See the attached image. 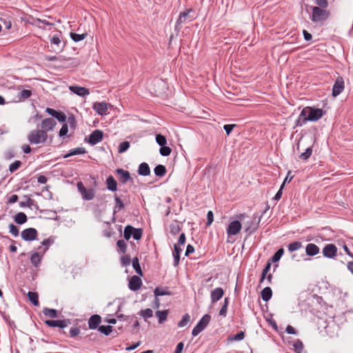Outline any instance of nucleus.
Returning <instances> with one entry per match:
<instances>
[{"label":"nucleus","mask_w":353,"mask_h":353,"mask_svg":"<svg viewBox=\"0 0 353 353\" xmlns=\"http://www.w3.org/2000/svg\"><path fill=\"white\" fill-rule=\"evenodd\" d=\"M9 229L10 232L14 236H18L19 234V228L14 225L13 223H10L9 225Z\"/></svg>","instance_id":"nucleus-62"},{"label":"nucleus","mask_w":353,"mask_h":353,"mask_svg":"<svg viewBox=\"0 0 353 353\" xmlns=\"http://www.w3.org/2000/svg\"><path fill=\"white\" fill-rule=\"evenodd\" d=\"M68 125H69L70 129L74 131L77 127V121L74 114H71L69 115L68 117Z\"/></svg>","instance_id":"nucleus-53"},{"label":"nucleus","mask_w":353,"mask_h":353,"mask_svg":"<svg viewBox=\"0 0 353 353\" xmlns=\"http://www.w3.org/2000/svg\"><path fill=\"white\" fill-rule=\"evenodd\" d=\"M114 201H115V205L114 207V213L117 211H120L125 208V205H124L123 202L117 195L114 196Z\"/></svg>","instance_id":"nucleus-40"},{"label":"nucleus","mask_w":353,"mask_h":353,"mask_svg":"<svg viewBox=\"0 0 353 353\" xmlns=\"http://www.w3.org/2000/svg\"><path fill=\"white\" fill-rule=\"evenodd\" d=\"M92 108L97 113L101 116L106 115L108 112V104L106 102H94L92 104Z\"/></svg>","instance_id":"nucleus-19"},{"label":"nucleus","mask_w":353,"mask_h":353,"mask_svg":"<svg viewBox=\"0 0 353 353\" xmlns=\"http://www.w3.org/2000/svg\"><path fill=\"white\" fill-rule=\"evenodd\" d=\"M21 236L24 241H32L37 239L38 232L34 228H28L21 232Z\"/></svg>","instance_id":"nucleus-12"},{"label":"nucleus","mask_w":353,"mask_h":353,"mask_svg":"<svg viewBox=\"0 0 353 353\" xmlns=\"http://www.w3.org/2000/svg\"><path fill=\"white\" fill-rule=\"evenodd\" d=\"M312 153V147H308L304 152L299 155V159L303 161H307Z\"/></svg>","instance_id":"nucleus-45"},{"label":"nucleus","mask_w":353,"mask_h":353,"mask_svg":"<svg viewBox=\"0 0 353 353\" xmlns=\"http://www.w3.org/2000/svg\"><path fill=\"white\" fill-rule=\"evenodd\" d=\"M101 322V316L99 314H93L88 319V327L90 330L99 329Z\"/></svg>","instance_id":"nucleus-21"},{"label":"nucleus","mask_w":353,"mask_h":353,"mask_svg":"<svg viewBox=\"0 0 353 353\" xmlns=\"http://www.w3.org/2000/svg\"><path fill=\"white\" fill-rule=\"evenodd\" d=\"M106 188L109 191L116 192L117 190V182L112 175H109L105 180Z\"/></svg>","instance_id":"nucleus-24"},{"label":"nucleus","mask_w":353,"mask_h":353,"mask_svg":"<svg viewBox=\"0 0 353 353\" xmlns=\"http://www.w3.org/2000/svg\"><path fill=\"white\" fill-rule=\"evenodd\" d=\"M61 37L62 33L61 32L59 31L50 38V43L56 46V48L52 50L53 52H60L63 51L65 47V44L60 47V44L61 43Z\"/></svg>","instance_id":"nucleus-15"},{"label":"nucleus","mask_w":353,"mask_h":353,"mask_svg":"<svg viewBox=\"0 0 353 353\" xmlns=\"http://www.w3.org/2000/svg\"><path fill=\"white\" fill-rule=\"evenodd\" d=\"M70 36L72 41H74V42H79L85 39L88 36V34H77L72 32L70 33Z\"/></svg>","instance_id":"nucleus-39"},{"label":"nucleus","mask_w":353,"mask_h":353,"mask_svg":"<svg viewBox=\"0 0 353 353\" xmlns=\"http://www.w3.org/2000/svg\"><path fill=\"white\" fill-rule=\"evenodd\" d=\"M320 252L319 248L314 243H308L305 247V254L308 256H314Z\"/></svg>","instance_id":"nucleus-22"},{"label":"nucleus","mask_w":353,"mask_h":353,"mask_svg":"<svg viewBox=\"0 0 353 353\" xmlns=\"http://www.w3.org/2000/svg\"><path fill=\"white\" fill-rule=\"evenodd\" d=\"M245 332L240 331V332H237L236 334L230 335L228 336V340L239 341L243 340L245 338Z\"/></svg>","instance_id":"nucleus-48"},{"label":"nucleus","mask_w":353,"mask_h":353,"mask_svg":"<svg viewBox=\"0 0 353 353\" xmlns=\"http://www.w3.org/2000/svg\"><path fill=\"white\" fill-rule=\"evenodd\" d=\"M130 146V143L128 141H124L119 143L118 146V152L119 153H123L126 152Z\"/></svg>","instance_id":"nucleus-49"},{"label":"nucleus","mask_w":353,"mask_h":353,"mask_svg":"<svg viewBox=\"0 0 353 353\" xmlns=\"http://www.w3.org/2000/svg\"><path fill=\"white\" fill-rule=\"evenodd\" d=\"M44 323L48 327H58L61 329L66 327L68 325L71 323L70 320L69 319H65L63 320H46Z\"/></svg>","instance_id":"nucleus-14"},{"label":"nucleus","mask_w":353,"mask_h":353,"mask_svg":"<svg viewBox=\"0 0 353 353\" xmlns=\"http://www.w3.org/2000/svg\"><path fill=\"white\" fill-rule=\"evenodd\" d=\"M310 9L312 12L310 14V19L314 23L323 25L330 17V12L325 8L312 6Z\"/></svg>","instance_id":"nucleus-1"},{"label":"nucleus","mask_w":353,"mask_h":353,"mask_svg":"<svg viewBox=\"0 0 353 353\" xmlns=\"http://www.w3.org/2000/svg\"><path fill=\"white\" fill-rule=\"evenodd\" d=\"M194 10L192 8L186 9L184 12H181L178 19L176 21L174 29L175 30H180L181 28V25L185 23L187 20L192 21L195 19L194 16Z\"/></svg>","instance_id":"nucleus-5"},{"label":"nucleus","mask_w":353,"mask_h":353,"mask_svg":"<svg viewBox=\"0 0 353 353\" xmlns=\"http://www.w3.org/2000/svg\"><path fill=\"white\" fill-rule=\"evenodd\" d=\"M345 89V83L343 78L341 76L337 77L332 86V95L336 97L341 94Z\"/></svg>","instance_id":"nucleus-9"},{"label":"nucleus","mask_w":353,"mask_h":353,"mask_svg":"<svg viewBox=\"0 0 353 353\" xmlns=\"http://www.w3.org/2000/svg\"><path fill=\"white\" fill-rule=\"evenodd\" d=\"M305 119H306L305 117H301V114H300L299 117L295 121V125L293 128H296L297 127H301V126L305 125L307 122V121H305Z\"/></svg>","instance_id":"nucleus-58"},{"label":"nucleus","mask_w":353,"mask_h":353,"mask_svg":"<svg viewBox=\"0 0 353 353\" xmlns=\"http://www.w3.org/2000/svg\"><path fill=\"white\" fill-rule=\"evenodd\" d=\"M117 246L119 249L120 252L125 254L127 251V244L123 239H119L117 242Z\"/></svg>","instance_id":"nucleus-52"},{"label":"nucleus","mask_w":353,"mask_h":353,"mask_svg":"<svg viewBox=\"0 0 353 353\" xmlns=\"http://www.w3.org/2000/svg\"><path fill=\"white\" fill-rule=\"evenodd\" d=\"M32 95V91L30 90H23L19 93V99L25 100L30 97Z\"/></svg>","instance_id":"nucleus-59"},{"label":"nucleus","mask_w":353,"mask_h":353,"mask_svg":"<svg viewBox=\"0 0 353 353\" xmlns=\"http://www.w3.org/2000/svg\"><path fill=\"white\" fill-rule=\"evenodd\" d=\"M330 292H327V293H325L324 294V296H319L316 294H310V296L308 297V299L310 300L311 298H312L313 299H316V302L319 304V305H325L326 304V302L325 301L324 299H328V296L330 295Z\"/></svg>","instance_id":"nucleus-30"},{"label":"nucleus","mask_w":353,"mask_h":353,"mask_svg":"<svg viewBox=\"0 0 353 353\" xmlns=\"http://www.w3.org/2000/svg\"><path fill=\"white\" fill-rule=\"evenodd\" d=\"M325 111L321 108H316L311 106L303 108L301 112V116L305 117L307 121H316L325 114Z\"/></svg>","instance_id":"nucleus-2"},{"label":"nucleus","mask_w":353,"mask_h":353,"mask_svg":"<svg viewBox=\"0 0 353 353\" xmlns=\"http://www.w3.org/2000/svg\"><path fill=\"white\" fill-rule=\"evenodd\" d=\"M181 252H182V249L180 248V246L177 244H174V251L172 252V255H173V258H174L173 265L174 267L178 266L179 264Z\"/></svg>","instance_id":"nucleus-26"},{"label":"nucleus","mask_w":353,"mask_h":353,"mask_svg":"<svg viewBox=\"0 0 353 353\" xmlns=\"http://www.w3.org/2000/svg\"><path fill=\"white\" fill-rule=\"evenodd\" d=\"M156 142L160 147H163L167 144V140L164 135L161 134H157L155 137Z\"/></svg>","instance_id":"nucleus-51"},{"label":"nucleus","mask_w":353,"mask_h":353,"mask_svg":"<svg viewBox=\"0 0 353 353\" xmlns=\"http://www.w3.org/2000/svg\"><path fill=\"white\" fill-rule=\"evenodd\" d=\"M2 317L4 319V321L9 325V326L10 327H12V328L16 327L15 323L10 319V316L8 314L3 312L2 314Z\"/></svg>","instance_id":"nucleus-60"},{"label":"nucleus","mask_w":353,"mask_h":353,"mask_svg":"<svg viewBox=\"0 0 353 353\" xmlns=\"http://www.w3.org/2000/svg\"><path fill=\"white\" fill-rule=\"evenodd\" d=\"M23 198L26 201H21L19 202V205L21 208L28 207L32 208V205H33L34 200L30 199L28 195H24Z\"/></svg>","instance_id":"nucleus-42"},{"label":"nucleus","mask_w":353,"mask_h":353,"mask_svg":"<svg viewBox=\"0 0 353 353\" xmlns=\"http://www.w3.org/2000/svg\"><path fill=\"white\" fill-rule=\"evenodd\" d=\"M48 134L46 130L39 129L30 131L28 136V140L32 145L44 143L48 139Z\"/></svg>","instance_id":"nucleus-3"},{"label":"nucleus","mask_w":353,"mask_h":353,"mask_svg":"<svg viewBox=\"0 0 353 353\" xmlns=\"http://www.w3.org/2000/svg\"><path fill=\"white\" fill-rule=\"evenodd\" d=\"M43 314L46 316H48L50 318L58 317V311L53 308L44 307L43 310Z\"/></svg>","instance_id":"nucleus-36"},{"label":"nucleus","mask_w":353,"mask_h":353,"mask_svg":"<svg viewBox=\"0 0 353 353\" xmlns=\"http://www.w3.org/2000/svg\"><path fill=\"white\" fill-rule=\"evenodd\" d=\"M337 248L333 243L326 244L323 248L322 253L324 257L334 259L337 255Z\"/></svg>","instance_id":"nucleus-13"},{"label":"nucleus","mask_w":353,"mask_h":353,"mask_svg":"<svg viewBox=\"0 0 353 353\" xmlns=\"http://www.w3.org/2000/svg\"><path fill=\"white\" fill-rule=\"evenodd\" d=\"M121 262L123 266H128L131 263V259L128 255H124L121 257Z\"/></svg>","instance_id":"nucleus-63"},{"label":"nucleus","mask_w":353,"mask_h":353,"mask_svg":"<svg viewBox=\"0 0 353 353\" xmlns=\"http://www.w3.org/2000/svg\"><path fill=\"white\" fill-rule=\"evenodd\" d=\"M284 254V249L281 248L278 249L271 257L270 261L272 263L278 262Z\"/></svg>","instance_id":"nucleus-38"},{"label":"nucleus","mask_w":353,"mask_h":353,"mask_svg":"<svg viewBox=\"0 0 353 353\" xmlns=\"http://www.w3.org/2000/svg\"><path fill=\"white\" fill-rule=\"evenodd\" d=\"M142 280L137 275H134L129 281L128 287H141Z\"/></svg>","instance_id":"nucleus-33"},{"label":"nucleus","mask_w":353,"mask_h":353,"mask_svg":"<svg viewBox=\"0 0 353 353\" xmlns=\"http://www.w3.org/2000/svg\"><path fill=\"white\" fill-rule=\"evenodd\" d=\"M28 217L24 212H20L15 214L14 221L17 224L22 225L27 222Z\"/></svg>","instance_id":"nucleus-31"},{"label":"nucleus","mask_w":353,"mask_h":353,"mask_svg":"<svg viewBox=\"0 0 353 353\" xmlns=\"http://www.w3.org/2000/svg\"><path fill=\"white\" fill-rule=\"evenodd\" d=\"M103 138V132L101 130H95L91 132L88 137H85L84 141L91 145H94L101 141Z\"/></svg>","instance_id":"nucleus-8"},{"label":"nucleus","mask_w":353,"mask_h":353,"mask_svg":"<svg viewBox=\"0 0 353 353\" xmlns=\"http://www.w3.org/2000/svg\"><path fill=\"white\" fill-rule=\"evenodd\" d=\"M37 251L34 252L30 257V262L32 265H34L35 267H38L39 265L41 263V257L43 255H41V246H39L37 248Z\"/></svg>","instance_id":"nucleus-23"},{"label":"nucleus","mask_w":353,"mask_h":353,"mask_svg":"<svg viewBox=\"0 0 353 353\" xmlns=\"http://www.w3.org/2000/svg\"><path fill=\"white\" fill-rule=\"evenodd\" d=\"M99 332L103 334L105 336H108L113 331V327L110 325H100L98 329Z\"/></svg>","instance_id":"nucleus-41"},{"label":"nucleus","mask_w":353,"mask_h":353,"mask_svg":"<svg viewBox=\"0 0 353 353\" xmlns=\"http://www.w3.org/2000/svg\"><path fill=\"white\" fill-rule=\"evenodd\" d=\"M0 21L5 26L6 30H9L12 26L10 17L8 15H3L0 17Z\"/></svg>","instance_id":"nucleus-43"},{"label":"nucleus","mask_w":353,"mask_h":353,"mask_svg":"<svg viewBox=\"0 0 353 353\" xmlns=\"http://www.w3.org/2000/svg\"><path fill=\"white\" fill-rule=\"evenodd\" d=\"M132 264L133 266V268L134 269L135 272L140 275H142V270L141 268L139 263V259L137 257H134L132 260Z\"/></svg>","instance_id":"nucleus-47"},{"label":"nucleus","mask_w":353,"mask_h":353,"mask_svg":"<svg viewBox=\"0 0 353 353\" xmlns=\"http://www.w3.org/2000/svg\"><path fill=\"white\" fill-rule=\"evenodd\" d=\"M142 228H135L131 225H127L124 228L123 237L127 241H128L131 237H132L136 241H139L142 238Z\"/></svg>","instance_id":"nucleus-4"},{"label":"nucleus","mask_w":353,"mask_h":353,"mask_svg":"<svg viewBox=\"0 0 353 353\" xmlns=\"http://www.w3.org/2000/svg\"><path fill=\"white\" fill-rule=\"evenodd\" d=\"M261 296L264 301L268 302L272 296V288H263Z\"/></svg>","instance_id":"nucleus-35"},{"label":"nucleus","mask_w":353,"mask_h":353,"mask_svg":"<svg viewBox=\"0 0 353 353\" xmlns=\"http://www.w3.org/2000/svg\"><path fill=\"white\" fill-rule=\"evenodd\" d=\"M235 127V124H225L223 125V130H225L226 134L228 136Z\"/></svg>","instance_id":"nucleus-64"},{"label":"nucleus","mask_w":353,"mask_h":353,"mask_svg":"<svg viewBox=\"0 0 353 353\" xmlns=\"http://www.w3.org/2000/svg\"><path fill=\"white\" fill-rule=\"evenodd\" d=\"M172 152L171 148L166 145H164L163 147H160L159 153L163 157H168L170 154Z\"/></svg>","instance_id":"nucleus-54"},{"label":"nucleus","mask_w":353,"mask_h":353,"mask_svg":"<svg viewBox=\"0 0 353 353\" xmlns=\"http://www.w3.org/2000/svg\"><path fill=\"white\" fill-rule=\"evenodd\" d=\"M115 173L121 184H125L128 181L133 183V179L129 171L123 168H117L115 170Z\"/></svg>","instance_id":"nucleus-10"},{"label":"nucleus","mask_w":353,"mask_h":353,"mask_svg":"<svg viewBox=\"0 0 353 353\" xmlns=\"http://www.w3.org/2000/svg\"><path fill=\"white\" fill-rule=\"evenodd\" d=\"M28 296L29 301L32 303V304L34 306H38L39 305V294L35 292H28Z\"/></svg>","instance_id":"nucleus-34"},{"label":"nucleus","mask_w":353,"mask_h":353,"mask_svg":"<svg viewBox=\"0 0 353 353\" xmlns=\"http://www.w3.org/2000/svg\"><path fill=\"white\" fill-rule=\"evenodd\" d=\"M57 123L53 118H46L43 119L40 125L41 130H46L47 133L48 131H51L54 129Z\"/></svg>","instance_id":"nucleus-20"},{"label":"nucleus","mask_w":353,"mask_h":353,"mask_svg":"<svg viewBox=\"0 0 353 353\" xmlns=\"http://www.w3.org/2000/svg\"><path fill=\"white\" fill-rule=\"evenodd\" d=\"M54 242V237L53 236H50L49 238L44 239L41 243L44 248L41 250V255H43L46 251L48 250L50 245Z\"/></svg>","instance_id":"nucleus-29"},{"label":"nucleus","mask_w":353,"mask_h":353,"mask_svg":"<svg viewBox=\"0 0 353 353\" xmlns=\"http://www.w3.org/2000/svg\"><path fill=\"white\" fill-rule=\"evenodd\" d=\"M21 165V162L19 160H16L9 165L8 170L10 172H14L20 168Z\"/></svg>","instance_id":"nucleus-57"},{"label":"nucleus","mask_w":353,"mask_h":353,"mask_svg":"<svg viewBox=\"0 0 353 353\" xmlns=\"http://www.w3.org/2000/svg\"><path fill=\"white\" fill-rule=\"evenodd\" d=\"M68 132V125L65 122L63 123L61 128L59 132V137L61 138L65 137Z\"/></svg>","instance_id":"nucleus-56"},{"label":"nucleus","mask_w":353,"mask_h":353,"mask_svg":"<svg viewBox=\"0 0 353 353\" xmlns=\"http://www.w3.org/2000/svg\"><path fill=\"white\" fill-rule=\"evenodd\" d=\"M137 173L140 176H147L150 175L151 170H150L149 165L145 162H143V163H140L139 165L138 170H137Z\"/></svg>","instance_id":"nucleus-25"},{"label":"nucleus","mask_w":353,"mask_h":353,"mask_svg":"<svg viewBox=\"0 0 353 353\" xmlns=\"http://www.w3.org/2000/svg\"><path fill=\"white\" fill-rule=\"evenodd\" d=\"M302 247V243L301 241H296L290 243L288 245V250L290 252H293L299 250Z\"/></svg>","instance_id":"nucleus-44"},{"label":"nucleus","mask_w":353,"mask_h":353,"mask_svg":"<svg viewBox=\"0 0 353 353\" xmlns=\"http://www.w3.org/2000/svg\"><path fill=\"white\" fill-rule=\"evenodd\" d=\"M167 170L165 165L159 164L154 169V174L158 177H163L166 174Z\"/></svg>","instance_id":"nucleus-32"},{"label":"nucleus","mask_w":353,"mask_h":353,"mask_svg":"<svg viewBox=\"0 0 353 353\" xmlns=\"http://www.w3.org/2000/svg\"><path fill=\"white\" fill-rule=\"evenodd\" d=\"M181 230L180 224L176 221L174 223H172L170 225V232L172 235L177 234Z\"/></svg>","instance_id":"nucleus-46"},{"label":"nucleus","mask_w":353,"mask_h":353,"mask_svg":"<svg viewBox=\"0 0 353 353\" xmlns=\"http://www.w3.org/2000/svg\"><path fill=\"white\" fill-rule=\"evenodd\" d=\"M140 312H141V315L145 319L151 318L153 316V311L150 308H147L145 310H141Z\"/></svg>","instance_id":"nucleus-61"},{"label":"nucleus","mask_w":353,"mask_h":353,"mask_svg":"<svg viewBox=\"0 0 353 353\" xmlns=\"http://www.w3.org/2000/svg\"><path fill=\"white\" fill-rule=\"evenodd\" d=\"M77 186L78 191L81 194L82 199L83 200L90 201L94 199L95 195V190L93 188H85L83 183L81 181L78 182Z\"/></svg>","instance_id":"nucleus-7"},{"label":"nucleus","mask_w":353,"mask_h":353,"mask_svg":"<svg viewBox=\"0 0 353 353\" xmlns=\"http://www.w3.org/2000/svg\"><path fill=\"white\" fill-rule=\"evenodd\" d=\"M168 314V310H159L156 312V316L158 318L159 323H163L166 319Z\"/></svg>","instance_id":"nucleus-37"},{"label":"nucleus","mask_w":353,"mask_h":353,"mask_svg":"<svg viewBox=\"0 0 353 353\" xmlns=\"http://www.w3.org/2000/svg\"><path fill=\"white\" fill-rule=\"evenodd\" d=\"M69 90L74 94L81 97H84L90 94V90L85 87L72 85L69 87Z\"/></svg>","instance_id":"nucleus-18"},{"label":"nucleus","mask_w":353,"mask_h":353,"mask_svg":"<svg viewBox=\"0 0 353 353\" xmlns=\"http://www.w3.org/2000/svg\"><path fill=\"white\" fill-rule=\"evenodd\" d=\"M154 294L155 296L154 301V308H159L160 306L159 296L171 295V292L168 290V288H154Z\"/></svg>","instance_id":"nucleus-16"},{"label":"nucleus","mask_w":353,"mask_h":353,"mask_svg":"<svg viewBox=\"0 0 353 353\" xmlns=\"http://www.w3.org/2000/svg\"><path fill=\"white\" fill-rule=\"evenodd\" d=\"M210 320L211 316L210 314H204L192 330V335L193 336H196L199 334H200L208 326L210 322Z\"/></svg>","instance_id":"nucleus-6"},{"label":"nucleus","mask_w":353,"mask_h":353,"mask_svg":"<svg viewBox=\"0 0 353 353\" xmlns=\"http://www.w3.org/2000/svg\"><path fill=\"white\" fill-rule=\"evenodd\" d=\"M190 321V316L189 314L185 313L181 320L178 323V327H183L186 326Z\"/></svg>","instance_id":"nucleus-50"},{"label":"nucleus","mask_w":353,"mask_h":353,"mask_svg":"<svg viewBox=\"0 0 353 353\" xmlns=\"http://www.w3.org/2000/svg\"><path fill=\"white\" fill-rule=\"evenodd\" d=\"M269 208V206H267L266 209L263 212L261 216L259 217L257 221H251L250 222H248L246 225L245 226V232L247 233L248 236L251 235L252 233L256 232L259 227L261 222V216L265 213L267 210Z\"/></svg>","instance_id":"nucleus-11"},{"label":"nucleus","mask_w":353,"mask_h":353,"mask_svg":"<svg viewBox=\"0 0 353 353\" xmlns=\"http://www.w3.org/2000/svg\"><path fill=\"white\" fill-rule=\"evenodd\" d=\"M224 292L223 288H215L211 292V300L212 303L216 302L220 300L223 296Z\"/></svg>","instance_id":"nucleus-28"},{"label":"nucleus","mask_w":353,"mask_h":353,"mask_svg":"<svg viewBox=\"0 0 353 353\" xmlns=\"http://www.w3.org/2000/svg\"><path fill=\"white\" fill-rule=\"evenodd\" d=\"M86 153V150L83 147H79L74 149H71L69 152L63 156V158L65 159L72 156L84 154Z\"/></svg>","instance_id":"nucleus-27"},{"label":"nucleus","mask_w":353,"mask_h":353,"mask_svg":"<svg viewBox=\"0 0 353 353\" xmlns=\"http://www.w3.org/2000/svg\"><path fill=\"white\" fill-rule=\"evenodd\" d=\"M242 228L241 223L238 220H234L228 224L227 234L228 236L237 234Z\"/></svg>","instance_id":"nucleus-17"},{"label":"nucleus","mask_w":353,"mask_h":353,"mask_svg":"<svg viewBox=\"0 0 353 353\" xmlns=\"http://www.w3.org/2000/svg\"><path fill=\"white\" fill-rule=\"evenodd\" d=\"M54 119H57L59 122L65 123L67 120V117L63 112L58 110L54 116Z\"/></svg>","instance_id":"nucleus-55"}]
</instances>
